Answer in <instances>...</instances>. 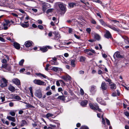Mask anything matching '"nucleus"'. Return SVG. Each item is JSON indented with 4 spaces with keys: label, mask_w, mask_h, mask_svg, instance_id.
Masks as SVG:
<instances>
[{
    "label": "nucleus",
    "mask_w": 129,
    "mask_h": 129,
    "mask_svg": "<svg viewBox=\"0 0 129 129\" xmlns=\"http://www.w3.org/2000/svg\"><path fill=\"white\" fill-rule=\"evenodd\" d=\"M101 88L102 89L103 94L106 96H108L109 94L107 91V86L104 82H103L102 83Z\"/></svg>",
    "instance_id": "1"
},
{
    "label": "nucleus",
    "mask_w": 129,
    "mask_h": 129,
    "mask_svg": "<svg viewBox=\"0 0 129 129\" xmlns=\"http://www.w3.org/2000/svg\"><path fill=\"white\" fill-rule=\"evenodd\" d=\"M9 41H11L12 43L13 44L15 48L17 49H20V47L19 44L17 42H14V40L12 36L10 38H9Z\"/></svg>",
    "instance_id": "2"
},
{
    "label": "nucleus",
    "mask_w": 129,
    "mask_h": 129,
    "mask_svg": "<svg viewBox=\"0 0 129 129\" xmlns=\"http://www.w3.org/2000/svg\"><path fill=\"white\" fill-rule=\"evenodd\" d=\"M90 108L94 110H98L99 112L101 111V109L99 108V107L98 105V104H93L91 103L89 104Z\"/></svg>",
    "instance_id": "3"
},
{
    "label": "nucleus",
    "mask_w": 129,
    "mask_h": 129,
    "mask_svg": "<svg viewBox=\"0 0 129 129\" xmlns=\"http://www.w3.org/2000/svg\"><path fill=\"white\" fill-rule=\"evenodd\" d=\"M8 25V20L5 19L3 24H2V26H0V30H7L8 28L7 27Z\"/></svg>",
    "instance_id": "4"
},
{
    "label": "nucleus",
    "mask_w": 129,
    "mask_h": 129,
    "mask_svg": "<svg viewBox=\"0 0 129 129\" xmlns=\"http://www.w3.org/2000/svg\"><path fill=\"white\" fill-rule=\"evenodd\" d=\"M33 82L35 84L39 85H45V82L40 79H35L33 80Z\"/></svg>",
    "instance_id": "5"
},
{
    "label": "nucleus",
    "mask_w": 129,
    "mask_h": 129,
    "mask_svg": "<svg viewBox=\"0 0 129 129\" xmlns=\"http://www.w3.org/2000/svg\"><path fill=\"white\" fill-rule=\"evenodd\" d=\"M84 52L90 56L92 55L93 53H95V51L92 49H85L84 50Z\"/></svg>",
    "instance_id": "6"
},
{
    "label": "nucleus",
    "mask_w": 129,
    "mask_h": 129,
    "mask_svg": "<svg viewBox=\"0 0 129 129\" xmlns=\"http://www.w3.org/2000/svg\"><path fill=\"white\" fill-rule=\"evenodd\" d=\"M61 78L67 82L70 81L71 79V77L68 75L62 76Z\"/></svg>",
    "instance_id": "7"
},
{
    "label": "nucleus",
    "mask_w": 129,
    "mask_h": 129,
    "mask_svg": "<svg viewBox=\"0 0 129 129\" xmlns=\"http://www.w3.org/2000/svg\"><path fill=\"white\" fill-rule=\"evenodd\" d=\"M7 81L6 79L4 78H2L0 86L1 87H6L7 85Z\"/></svg>",
    "instance_id": "8"
},
{
    "label": "nucleus",
    "mask_w": 129,
    "mask_h": 129,
    "mask_svg": "<svg viewBox=\"0 0 129 129\" xmlns=\"http://www.w3.org/2000/svg\"><path fill=\"white\" fill-rule=\"evenodd\" d=\"M13 82L17 86H20V80L17 78L13 79L12 80Z\"/></svg>",
    "instance_id": "9"
},
{
    "label": "nucleus",
    "mask_w": 129,
    "mask_h": 129,
    "mask_svg": "<svg viewBox=\"0 0 129 129\" xmlns=\"http://www.w3.org/2000/svg\"><path fill=\"white\" fill-rule=\"evenodd\" d=\"M35 95L39 98H40L42 97V93L40 89L37 90L35 92Z\"/></svg>",
    "instance_id": "10"
},
{
    "label": "nucleus",
    "mask_w": 129,
    "mask_h": 129,
    "mask_svg": "<svg viewBox=\"0 0 129 129\" xmlns=\"http://www.w3.org/2000/svg\"><path fill=\"white\" fill-rule=\"evenodd\" d=\"M113 57L115 59V58L116 57L117 58H122L123 57V56L121 55L120 52L118 51H117L113 55Z\"/></svg>",
    "instance_id": "11"
},
{
    "label": "nucleus",
    "mask_w": 129,
    "mask_h": 129,
    "mask_svg": "<svg viewBox=\"0 0 129 129\" xmlns=\"http://www.w3.org/2000/svg\"><path fill=\"white\" fill-rule=\"evenodd\" d=\"M76 60V59L75 58L70 59V64L72 67H75L76 64L75 62Z\"/></svg>",
    "instance_id": "12"
},
{
    "label": "nucleus",
    "mask_w": 129,
    "mask_h": 129,
    "mask_svg": "<svg viewBox=\"0 0 129 129\" xmlns=\"http://www.w3.org/2000/svg\"><path fill=\"white\" fill-rule=\"evenodd\" d=\"M105 37L107 39H109L112 38V36L111 33L109 31L106 30V32L104 35Z\"/></svg>",
    "instance_id": "13"
},
{
    "label": "nucleus",
    "mask_w": 129,
    "mask_h": 129,
    "mask_svg": "<svg viewBox=\"0 0 129 129\" xmlns=\"http://www.w3.org/2000/svg\"><path fill=\"white\" fill-rule=\"evenodd\" d=\"M53 34L54 35V39L58 40L61 38L60 35L58 32L55 31L53 32Z\"/></svg>",
    "instance_id": "14"
},
{
    "label": "nucleus",
    "mask_w": 129,
    "mask_h": 129,
    "mask_svg": "<svg viewBox=\"0 0 129 129\" xmlns=\"http://www.w3.org/2000/svg\"><path fill=\"white\" fill-rule=\"evenodd\" d=\"M33 43L31 41H28L25 42L24 45L27 47H28L32 45Z\"/></svg>",
    "instance_id": "15"
},
{
    "label": "nucleus",
    "mask_w": 129,
    "mask_h": 129,
    "mask_svg": "<svg viewBox=\"0 0 129 129\" xmlns=\"http://www.w3.org/2000/svg\"><path fill=\"white\" fill-rule=\"evenodd\" d=\"M49 48H50V47L48 46L41 48H40V50L42 52H46Z\"/></svg>",
    "instance_id": "16"
},
{
    "label": "nucleus",
    "mask_w": 129,
    "mask_h": 129,
    "mask_svg": "<svg viewBox=\"0 0 129 129\" xmlns=\"http://www.w3.org/2000/svg\"><path fill=\"white\" fill-rule=\"evenodd\" d=\"M59 6L61 10L64 11L65 12L66 9L65 5L62 4H59Z\"/></svg>",
    "instance_id": "17"
},
{
    "label": "nucleus",
    "mask_w": 129,
    "mask_h": 129,
    "mask_svg": "<svg viewBox=\"0 0 129 129\" xmlns=\"http://www.w3.org/2000/svg\"><path fill=\"white\" fill-rule=\"evenodd\" d=\"M10 95L13 99L18 100H21V98L18 95H16L15 94L13 95L12 94H11Z\"/></svg>",
    "instance_id": "18"
},
{
    "label": "nucleus",
    "mask_w": 129,
    "mask_h": 129,
    "mask_svg": "<svg viewBox=\"0 0 129 129\" xmlns=\"http://www.w3.org/2000/svg\"><path fill=\"white\" fill-rule=\"evenodd\" d=\"M109 85L110 87V88L112 90H114L116 89V85L114 83L111 82L109 84Z\"/></svg>",
    "instance_id": "19"
},
{
    "label": "nucleus",
    "mask_w": 129,
    "mask_h": 129,
    "mask_svg": "<svg viewBox=\"0 0 129 129\" xmlns=\"http://www.w3.org/2000/svg\"><path fill=\"white\" fill-rule=\"evenodd\" d=\"M107 27L110 28L114 31H116L117 32H119L120 31V30L119 29L116 28L111 25H107Z\"/></svg>",
    "instance_id": "20"
},
{
    "label": "nucleus",
    "mask_w": 129,
    "mask_h": 129,
    "mask_svg": "<svg viewBox=\"0 0 129 129\" xmlns=\"http://www.w3.org/2000/svg\"><path fill=\"white\" fill-rule=\"evenodd\" d=\"M35 75L39 77L40 78L43 77L45 79L47 77L46 75L40 73H36L35 74Z\"/></svg>",
    "instance_id": "21"
},
{
    "label": "nucleus",
    "mask_w": 129,
    "mask_h": 129,
    "mask_svg": "<svg viewBox=\"0 0 129 129\" xmlns=\"http://www.w3.org/2000/svg\"><path fill=\"white\" fill-rule=\"evenodd\" d=\"M90 91L91 93L94 92L96 91V86L94 85L91 86Z\"/></svg>",
    "instance_id": "22"
},
{
    "label": "nucleus",
    "mask_w": 129,
    "mask_h": 129,
    "mask_svg": "<svg viewBox=\"0 0 129 129\" xmlns=\"http://www.w3.org/2000/svg\"><path fill=\"white\" fill-rule=\"evenodd\" d=\"M99 21L101 24L104 26H107V25H108V24H107L102 19H100L99 20Z\"/></svg>",
    "instance_id": "23"
},
{
    "label": "nucleus",
    "mask_w": 129,
    "mask_h": 129,
    "mask_svg": "<svg viewBox=\"0 0 129 129\" xmlns=\"http://www.w3.org/2000/svg\"><path fill=\"white\" fill-rule=\"evenodd\" d=\"M88 103V101L84 100L82 101L81 103V105L82 106L84 107L86 106Z\"/></svg>",
    "instance_id": "24"
},
{
    "label": "nucleus",
    "mask_w": 129,
    "mask_h": 129,
    "mask_svg": "<svg viewBox=\"0 0 129 129\" xmlns=\"http://www.w3.org/2000/svg\"><path fill=\"white\" fill-rule=\"evenodd\" d=\"M9 90L12 92H14L15 91V88L11 85L9 87Z\"/></svg>",
    "instance_id": "25"
},
{
    "label": "nucleus",
    "mask_w": 129,
    "mask_h": 129,
    "mask_svg": "<svg viewBox=\"0 0 129 129\" xmlns=\"http://www.w3.org/2000/svg\"><path fill=\"white\" fill-rule=\"evenodd\" d=\"M27 124V122L25 120H22L21 122V126H23L25 125H26Z\"/></svg>",
    "instance_id": "26"
},
{
    "label": "nucleus",
    "mask_w": 129,
    "mask_h": 129,
    "mask_svg": "<svg viewBox=\"0 0 129 129\" xmlns=\"http://www.w3.org/2000/svg\"><path fill=\"white\" fill-rule=\"evenodd\" d=\"M86 59V57L83 56H81L79 57V61L80 62H84Z\"/></svg>",
    "instance_id": "27"
},
{
    "label": "nucleus",
    "mask_w": 129,
    "mask_h": 129,
    "mask_svg": "<svg viewBox=\"0 0 129 129\" xmlns=\"http://www.w3.org/2000/svg\"><path fill=\"white\" fill-rule=\"evenodd\" d=\"M0 6H4L5 4V2L8 0H0Z\"/></svg>",
    "instance_id": "28"
},
{
    "label": "nucleus",
    "mask_w": 129,
    "mask_h": 129,
    "mask_svg": "<svg viewBox=\"0 0 129 129\" xmlns=\"http://www.w3.org/2000/svg\"><path fill=\"white\" fill-rule=\"evenodd\" d=\"M94 38H95V39L98 40H100L101 37L99 35L96 33L94 34Z\"/></svg>",
    "instance_id": "29"
},
{
    "label": "nucleus",
    "mask_w": 129,
    "mask_h": 129,
    "mask_svg": "<svg viewBox=\"0 0 129 129\" xmlns=\"http://www.w3.org/2000/svg\"><path fill=\"white\" fill-rule=\"evenodd\" d=\"M9 120L12 121L13 122H15L16 120L15 117H12L10 116H9Z\"/></svg>",
    "instance_id": "30"
},
{
    "label": "nucleus",
    "mask_w": 129,
    "mask_h": 129,
    "mask_svg": "<svg viewBox=\"0 0 129 129\" xmlns=\"http://www.w3.org/2000/svg\"><path fill=\"white\" fill-rule=\"evenodd\" d=\"M16 111L14 110H11L9 112V114L12 116H14L15 115Z\"/></svg>",
    "instance_id": "31"
},
{
    "label": "nucleus",
    "mask_w": 129,
    "mask_h": 129,
    "mask_svg": "<svg viewBox=\"0 0 129 129\" xmlns=\"http://www.w3.org/2000/svg\"><path fill=\"white\" fill-rule=\"evenodd\" d=\"M57 99L62 101H64L65 99V97L63 95L59 96L57 98Z\"/></svg>",
    "instance_id": "32"
},
{
    "label": "nucleus",
    "mask_w": 129,
    "mask_h": 129,
    "mask_svg": "<svg viewBox=\"0 0 129 129\" xmlns=\"http://www.w3.org/2000/svg\"><path fill=\"white\" fill-rule=\"evenodd\" d=\"M2 67L5 69L6 70H4V71L7 72V69H8V65L7 64H3Z\"/></svg>",
    "instance_id": "33"
},
{
    "label": "nucleus",
    "mask_w": 129,
    "mask_h": 129,
    "mask_svg": "<svg viewBox=\"0 0 129 129\" xmlns=\"http://www.w3.org/2000/svg\"><path fill=\"white\" fill-rule=\"evenodd\" d=\"M26 109H28L29 108H34L35 107L28 103L27 105H26Z\"/></svg>",
    "instance_id": "34"
},
{
    "label": "nucleus",
    "mask_w": 129,
    "mask_h": 129,
    "mask_svg": "<svg viewBox=\"0 0 129 129\" xmlns=\"http://www.w3.org/2000/svg\"><path fill=\"white\" fill-rule=\"evenodd\" d=\"M76 4L75 3H70L69 4V7L70 8H72Z\"/></svg>",
    "instance_id": "35"
},
{
    "label": "nucleus",
    "mask_w": 129,
    "mask_h": 129,
    "mask_svg": "<svg viewBox=\"0 0 129 129\" xmlns=\"http://www.w3.org/2000/svg\"><path fill=\"white\" fill-rule=\"evenodd\" d=\"M60 68L57 67H53L51 69V70L55 72H56L58 71Z\"/></svg>",
    "instance_id": "36"
},
{
    "label": "nucleus",
    "mask_w": 129,
    "mask_h": 129,
    "mask_svg": "<svg viewBox=\"0 0 129 129\" xmlns=\"http://www.w3.org/2000/svg\"><path fill=\"white\" fill-rule=\"evenodd\" d=\"M91 23L93 24H95L97 23V22L93 18H91L90 21Z\"/></svg>",
    "instance_id": "37"
},
{
    "label": "nucleus",
    "mask_w": 129,
    "mask_h": 129,
    "mask_svg": "<svg viewBox=\"0 0 129 129\" xmlns=\"http://www.w3.org/2000/svg\"><path fill=\"white\" fill-rule=\"evenodd\" d=\"M53 116V114L50 113H48L46 115V117L47 118H48L50 117H52Z\"/></svg>",
    "instance_id": "38"
},
{
    "label": "nucleus",
    "mask_w": 129,
    "mask_h": 129,
    "mask_svg": "<svg viewBox=\"0 0 129 129\" xmlns=\"http://www.w3.org/2000/svg\"><path fill=\"white\" fill-rule=\"evenodd\" d=\"M29 90L30 93L31 94V96L32 97H34V95L33 93V91L32 90V88L31 87H30L29 88Z\"/></svg>",
    "instance_id": "39"
},
{
    "label": "nucleus",
    "mask_w": 129,
    "mask_h": 129,
    "mask_svg": "<svg viewBox=\"0 0 129 129\" xmlns=\"http://www.w3.org/2000/svg\"><path fill=\"white\" fill-rule=\"evenodd\" d=\"M110 21H111L110 22L111 23L113 22L114 23H116L117 24H118L119 23V21L116 20H111Z\"/></svg>",
    "instance_id": "40"
},
{
    "label": "nucleus",
    "mask_w": 129,
    "mask_h": 129,
    "mask_svg": "<svg viewBox=\"0 0 129 129\" xmlns=\"http://www.w3.org/2000/svg\"><path fill=\"white\" fill-rule=\"evenodd\" d=\"M101 113H98L97 114V116L99 118H100L101 116H102V118L103 117V113L101 112Z\"/></svg>",
    "instance_id": "41"
},
{
    "label": "nucleus",
    "mask_w": 129,
    "mask_h": 129,
    "mask_svg": "<svg viewBox=\"0 0 129 129\" xmlns=\"http://www.w3.org/2000/svg\"><path fill=\"white\" fill-rule=\"evenodd\" d=\"M2 121L4 123L6 124L7 125H8V121L7 120H6L5 119H2Z\"/></svg>",
    "instance_id": "42"
},
{
    "label": "nucleus",
    "mask_w": 129,
    "mask_h": 129,
    "mask_svg": "<svg viewBox=\"0 0 129 129\" xmlns=\"http://www.w3.org/2000/svg\"><path fill=\"white\" fill-rule=\"evenodd\" d=\"M80 129H89L87 126L85 125L82 126L80 128Z\"/></svg>",
    "instance_id": "43"
},
{
    "label": "nucleus",
    "mask_w": 129,
    "mask_h": 129,
    "mask_svg": "<svg viewBox=\"0 0 129 129\" xmlns=\"http://www.w3.org/2000/svg\"><path fill=\"white\" fill-rule=\"evenodd\" d=\"M21 25L24 28H26L28 26V25L27 24H24V23H21Z\"/></svg>",
    "instance_id": "44"
},
{
    "label": "nucleus",
    "mask_w": 129,
    "mask_h": 129,
    "mask_svg": "<svg viewBox=\"0 0 129 129\" xmlns=\"http://www.w3.org/2000/svg\"><path fill=\"white\" fill-rule=\"evenodd\" d=\"M24 61V59H22L19 62V65L20 66H22Z\"/></svg>",
    "instance_id": "45"
},
{
    "label": "nucleus",
    "mask_w": 129,
    "mask_h": 129,
    "mask_svg": "<svg viewBox=\"0 0 129 129\" xmlns=\"http://www.w3.org/2000/svg\"><path fill=\"white\" fill-rule=\"evenodd\" d=\"M53 10V9H49L47 10L46 12L48 14L50 12H52Z\"/></svg>",
    "instance_id": "46"
},
{
    "label": "nucleus",
    "mask_w": 129,
    "mask_h": 129,
    "mask_svg": "<svg viewBox=\"0 0 129 129\" xmlns=\"http://www.w3.org/2000/svg\"><path fill=\"white\" fill-rule=\"evenodd\" d=\"M59 81L60 82V83L62 84V85H63L64 86H65L66 85L65 83V82L62 80H59Z\"/></svg>",
    "instance_id": "47"
},
{
    "label": "nucleus",
    "mask_w": 129,
    "mask_h": 129,
    "mask_svg": "<svg viewBox=\"0 0 129 129\" xmlns=\"http://www.w3.org/2000/svg\"><path fill=\"white\" fill-rule=\"evenodd\" d=\"M96 100L97 102L100 103L103 100L101 98H97L96 99Z\"/></svg>",
    "instance_id": "48"
},
{
    "label": "nucleus",
    "mask_w": 129,
    "mask_h": 129,
    "mask_svg": "<svg viewBox=\"0 0 129 129\" xmlns=\"http://www.w3.org/2000/svg\"><path fill=\"white\" fill-rule=\"evenodd\" d=\"M50 66V64H47L46 66V67L45 68V69L46 71H48L49 70L48 68Z\"/></svg>",
    "instance_id": "49"
},
{
    "label": "nucleus",
    "mask_w": 129,
    "mask_h": 129,
    "mask_svg": "<svg viewBox=\"0 0 129 129\" xmlns=\"http://www.w3.org/2000/svg\"><path fill=\"white\" fill-rule=\"evenodd\" d=\"M105 80L106 81L109 82V83L111 82V80L108 78H106L105 79Z\"/></svg>",
    "instance_id": "50"
},
{
    "label": "nucleus",
    "mask_w": 129,
    "mask_h": 129,
    "mask_svg": "<svg viewBox=\"0 0 129 129\" xmlns=\"http://www.w3.org/2000/svg\"><path fill=\"white\" fill-rule=\"evenodd\" d=\"M101 104L104 105H106V104L105 102L103 100H102L101 102L99 103Z\"/></svg>",
    "instance_id": "51"
},
{
    "label": "nucleus",
    "mask_w": 129,
    "mask_h": 129,
    "mask_svg": "<svg viewBox=\"0 0 129 129\" xmlns=\"http://www.w3.org/2000/svg\"><path fill=\"white\" fill-rule=\"evenodd\" d=\"M52 62L51 63V64H54L55 65H57L58 64V63L56 61H51Z\"/></svg>",
    "instance_id": "52"
},
{
    "label": "nucleus",
    "mask_w": 129,
    "mask_h": 129,
    "mask_svg": "<svg viewBox=\"0 0 129 129\" xmlns=\"http://www.w3.org/2000/svg\"><path fill=\"white\" fill-rule=\"evenodd\" d=\"M60 82L59 81V80L58 81H56V84L57 86H59L60 85Z\"/></svg>",
    "instance_id": "53"
},
{
    "label": "nucleus",
    "mask_w": 129,
    "mask_h": 129,
    "mask_svg": "<svg viewBox=\"0 0 129 129\" xmlns=\"http://www.w3.org/2000/svg\"><path fill=\"white\" fill-rule=\"evenodd\" d=\"M80 94L82 95H83L84 94V92L83 90L81 88L80 89Z\"/></svg>",
    "instance_id": "54"
},
{
    "label": "nucleus",
    "mask_w": 129,
    "mask_h": 129,
    "mask_svg": "<svg viewBox=\"0 0 129 129\" xmlns=\"http://www.w3.org/2000/svg\"><path fill=\"white\" fill-rule=\"evenodd\" d=\"M86 31L89 34L90 33L91 31V29L90 28H88L86 29Z\"/></svg>",
    "instance_id": "55"
},
{
    "label": "nucleus",
    "mask_w": 129,
    "mask_h": 129,
    "mask_svg": "<svg viewBox=\"0 0 129 129\" xmlns=\"http://www.w3.org/2000/svg\"><path fill=\"white\" fill-rule=\"evenodd\" d=\"M52 94V93L51 91H48L46 93V94L47 95H50Z\"/></svg>",
    "instance_id": "56"
},
{
    "label": "nucleus",
    "mask_w": 129,
    "mask_h": 129,
    "mask_svg": "<svg viewBox=\"0 0 129 129\" xmlns=\"http://www.w3.org/2000/svg\"><path fill=\"white\" fill-rule=\"evenodd\" d=\"M73 29L71 28H69V33H71L73 31Z\"/></svg>",
    "instance_id": "57"
},
{
    "label": "nucleus",
    "mask_w": 129,
    "mask_h": 129,
    "mask_svg": "<svg viewBox=\"0 0 129 129\" xmlns=\"http://www.w3.org/2000/svg\"><path fill=\"white\" fill-rule=\"evenodd\" d=\"M0 41L2 42H5V40L3 38L0 37Z\"/></svg>",
    "instance_id": "58"
},
{
    "label": "nucleus",
    "mask_w": 129,
    "mask_h": 129,
    "mask_svg": "<svg viewBox=\"0 0 129 129\" xmlns=\"http://www.w3.org/2000/svg\"><path fill=\"white\" fill-rule=\"evenodd\" d=\"M101 26L99 25H97L95 27L96 29H99L101 28Z\"/></svg>",
    "instance_id": "59"
},
{
    "label": "nucleus",
    "mask_w": 129,
    "mask_h": 129,
    "mask_svg": "<svg viewBox=\"0 0 129 129\" xmlns=\"http://www.w3.org/2000/svg\"><path fill=\"white\" fill-rule=\"evenodd\" d=\"M38 27L40 29H43V27L42 25H39L38 26Z\"/></svg>",
    "instance_id": "60"
},
{
    "label": "nucleus",
    "mask_w": 129,
    "mask_h": 129,
    "mask_svg": "<svg viewBox=\"0 0 129 129\" xmlns=\"http://www.w3.org/2000/svg\"><path fill=\"white\" fill-rule=\"evenodd\" d=\"M106 122L107 124L108 125H110V123L109 121L107 119H106Z\"/></svg>",
    "instance_id": "61"
},
{
    "label": "nucleus",
    "mask_w": 129,
    "mask_h": 129,
    "mask_svg": "<svg viewBox=\"0 0 129 129\" xmlns=\"http://www.w3.org/2000/svg\"><path fill=\"white\" fill-rule=\"evenodd\" d=\"M14 104L12 102H10L9 103V106L11 107H12L13 106Z\"/></svg>",
    "instance_id": "62"
},
{
    "label": "nucleus",
    "mask_w": 129,
    "mask_h": 129,
    "mask_svg": "<svg viewBox=\"0 0 129 129\" xmlns=\"http://www.w3.org/2000/svg\"><path fill=\"white\" fill-rule=\"evenodd\" d=\"M94 1L96 3L100 4H101L102 3L101 1L100 0H95Z\"/></svg>",
    "instance_id": "63"
},
{
    "label": "nucleus",
    "mask_w": 129,
    "mask_h": 129,
    "mask_svg": "<svg viewBox=\"0 0 129 129\" xmlns=\"http://www.w3.org/2000/svg\"><path fill=\"white\" fill-rule=\"evenodd\" d=\"M74 36L76 38L78 39H79L80 38V36H77L75 34L74 35Z\"/></svg>",
    "instance_id": "64"
}]
</instances>
